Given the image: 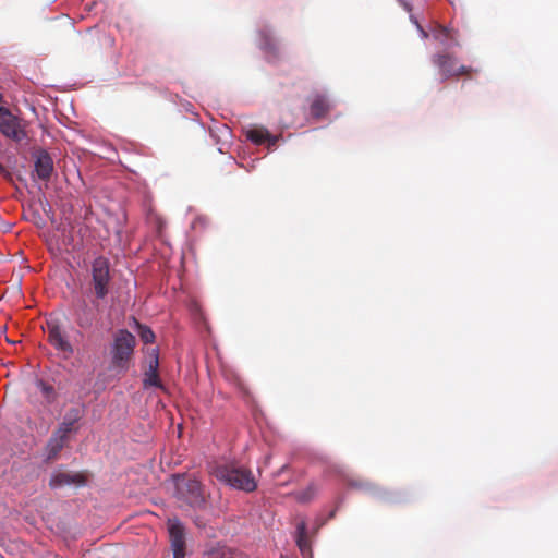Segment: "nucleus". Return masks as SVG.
Segmentation results:
<instances>
[{
	"label": "nucleus",
	"instance_id": "obj_1",
	"mask_svg": "<svg viewBox=\"0 0 558 558\" xmlns=\"http://www.w3.org/2000/svg\"><path fill=\"white\" fill-rule=\"evenodd\" d=\"M210 474L219 482L246 493L257 488L252 471L234 462L219 463L210 469Z\"/></svg>",
	"mask_w": 558,
	"mask_h": 558
},
{
	"label": "nucleus",
	"instance_id": "obj_2",
	"mask_svg": "<svg viewBox=\"0 0 558 558\" xmlns=\"http://www.w3.org/2000/svg\"><path fill=\"white\" fill-rule=\"evenodd\" d=\"M88 291L97 300H104L110 292L112 275L110 262L105 256L94 258L88 267Z\"/></svg>",
	"mask_w": 558,
	"mask_h": 558
},
{
	"label": "nucleus",
	"instance_id": "obj_3",
	"mask_svg": "<svg viewBox=\"0 0 558 558\" xmlns=\"http://www.w3.org/2000/svg\"><path fill=\"white\" fill-rule=\"evenodd\" d=\"M173 481L178 500L193 508H203L206 505L207 496L198 480L186 474H177Z\"/></svg>",
	"mask_w": 558,
	"mask_h": 558
},
{
	"label": "nucleus",
	"instance_id": "obj_4",
	"mask_svg": "<svg viewBox=\"0 0 558 558\" xmlns=\"http://www.w3.org/2000/svg\"><path fill=\"white\" fill-rule=\"evenodd\" d=\"M136 344L135 337L126 329H120L114 333L111 348V363L116 368L125 369L133 355Z\"/></svg>",
	"mask_w": 558,
	"mask_h": 558
},
{
	"label": "nucleus",
	"instance_id": "obj_5",
	"mask_svg": "<svg viewBox=\"0 0 558 558\" xmlns=\"http://www.w3.org/2000/svg\"><path fill=\"white\" fill-rule=\"evenodd\" d=\"M432 62L438 68L442 81L460 75H469L474 71L469 66L458 65L457 58L447 51L435 53L432 57Z\"/></svg>",
	"mask_w": 558,
	"mask_h": 558
},
{
	"label": "nucleus",
	"instance_id": "obj_6",
	"mask_svg": "<svg viewBox=\"0 0 558 558\" xmlns=\"http://www.w3.org/2000/svg\"><path fill=\"white\" fill-rule=\"evenodd\" d=\"M46 332L49 344L52 345L64 359H69L73 355V345L57 320L47 322Z\"/></svg>",
	"mask_w": 558,
	"mask_h": 558
},
{
	"label": "nucleus",
	"instance_id": "obj_7",
	"mask_svg": "<svg viewBox=\"0 0 558 558\" xmlns=\"http://www.w3.org/2000/svg\"><path fill=\"white\" fill-rule=\"evenodd\" d=\"M0 132L14 142H22L26 137L21 120L5 107H0Z\"/></svg>",
	"mask_w": 558,
	"mask_h": 558
},
{
	"label": "nucleus",
	"instance_id": "obj_8",
	"mask_svg": "<svg viewBox=\"0 0 558 558\" xmlns=\"http://www.w3.org/2000/svg\"><path fill=\"white\" fill-rule=\"evenodd\" d=\"M168 531L173 551V558L185 557V532L182 523L177 519H168Z\"/></svg>",
	"mask_w": 558,
	"mask_h": 558
},
{
	"label": "nucleus",
	"instance_id": "obj_9",
	"mask_svg": "<svg viewBox=\"0 0 558 558\" xmlns=\"http://www.w3.org/2000/svg\"><path fill=\"white\" fill-rule=\"evenodd\" d=\"M86 477L83 473H71L65 471H57L51 475L49 486L53 489L68 485L82 486L85 485Z\"/></svg>",
	"mask_w": 558,
	"mask_h": 558
},
{
	"label": "nucleus",
	"instance_id": "obj_10",
	"mask_svg": "<svg viewBox=\"0 0 558 558\" xmlns=\"http://www.w3.org/2000/svg\"><path fill=\"white\" fill-rule=\"evenodd\" d=\"M34 169L39 180L48 182L54 170L53 160L48 151L39 150L36 154Z\"/></svg>",
	"mask_w": 558,
	"mask_h": 558
},
{
	"label": "nucleus",
	"instance_id": "obj_11",
	"mask_svg": "<svg viewBox=\"0 0 558 558\" xmlns=\"http://www.w3.org/2000/svg\"><path fill=\"white\" fill-rule=\"evenodd\" d=\"M158 367V354L156 353L155 350H153L151 354L149 355L148 366L144 372L143 385L145 388L154 386L163 389V385L159 378Z\"/></svg>",
	"mask_w": 558,
	"mask_h": 558
},
{
	"label": "nucleus",
	"instance_id": "obj_12",
	"mask_svg": "<svg viewBox=\"0 0 558 558\" xmlns=\"http://www.w3.org/2000/svg\"><path fill=\"white\" fill-rule=\"evenodd\" d=\"M82 416L83 411L81 408L74 407L69 409L56 432L68 437L70 433L76 429L75 424L82 418Z\"/></svg>",
	"mask_w": 558,
	"mask_h": 558
},
{
	"label": "nucleus",
	"instance_id": "obj_13",
	"mask_svg": "<svg viewBox=\"0 0 558 558\" xmlns=\"http://www.w3.org/2000/svg\"><path fill=\"white\" fill-rule=\"evenodd\" d=\"M246 137L256 145L267 143L269 147L275 146L278 136L271 135L266 128H253L246 131Z\"/></svg>",
	"mask_w": 558,
	"mask_h": 558
},
{
	"label": "nucleus",
	"instance_id": "obj_14",
	"mask_svg": "<svg viewBox=\"0 0 558 558\" xmlns=\"http://www.w3.org/2000/svg\"><path fill=\"white\" fill-rule=\"evenodd\" d=\"M66 440H68L66 436L59 434L58 432L54 430L46 446V452H47L46 460L47 461L56 460L58 458L60 451L63 449Z\"/></svg>",
	"mask_w": 558,
	"mask_h": 558
},
{
	"label": "nucleus",
	"instance_id": "obj_15",
	"mask_svg": "<svg viewBox=\"0 0 558 558\" xmlns=\"http://www.w3.org/2000/svg\"><path fill=\"white\" fill-rule=\"evenodd\" d=\"M433 35H434V38L442 45H446V46H449V45L458 46L459 45L458 39L453 34V31L446 26H442L440 24L436 25Z\"/></svg>",
	"mask_w": 558,
	"mask_h": 558
},
{
	"label": "nucleus",
	"instance_id": "obj_16",
	"mask_svg": "<svg viewBox=\"0 0 558 558\" xmlns=\"http://www.w3.org/2000/svg\"><path fill=\"white\" fill-rule=\"evenodd\" d=\"M330 109L327 99L324 96H316L311 104L310 112L315 119L324 118Z\"/></svg>",
	"mask_w": 558,
	"mask_h": 558
},
{
	"label": "nucleus",
	"instance_id": "obj_17",
	"mask_svg": "<svg viewBox=\"0 0 558 558\" xmlns=\"http://www.w3.org/2000/svg\"><path fill=\"white\" fill-rule=\"evenodd\" d=\"M296 544L302 553L310 549V542L307 538L306 524L301 522L296 527Z\"/></svg>",
	"mask_w": 558,
	"mask_h": 558
},
{
	"label": "nucleus",
	"instance_id": "obj_18",
	"mask_svg": "<svg viewBox=\"0 0 558 558\" xmlns=\"http://www.w3.org/2000/svg\"><path fill=\"white\" fill-rule=\"evenodd\" d=\"M242 554L229 548V547H220L213 550L209 555V558H241Z\"/></svg>",
	"mask_w": 558,
	"mask_h": 558
},
{
	"label": "nucleus",
	"instance_id": "obj_19",
	"mask_svg": "<svg viewBox=\"0 0 558 558\" xmlns=\"http://www.w3.org/2000/svg\"><path fill=\"white\" fill-rule=\"evenodd\" d=\"M318 486L315 483H311L305 489L296 494V499L301 502L311 501L317 494Z\"/></svg>",
	"mask_w": 558,
	"mask_h": 558
},
{
	"label": "nucleus",
	"instance_id": "obj_20",
	"mask_svg": "<svg viewBox=\"0 0 558 558\" xmlns=\"http://www.w3.org/2000/svg\"><path fill=\"white\" fill-rule=\"evenodd\" d=\"M136 326L138 328V335L141 340L144 343H153L155 340V333L153 332V330L149 327L140 324L138 322H136Z\"/></svg>",
	"mask_w": 558,
	"mask_h": 558
},
{
	"label": "nucleus",
	"instance_id": "obj_21",
	"mask_svg": "<svg viewBox=\"0 0 558 558\" xmlns=\"http://www.w3.org/2000/svg\"><path fill=\"white\" fill-rule=\"evenodd\" d=\"M38 386L40 387L41 393L50 401L54 396L53 387L44 381H39Z\"/></svg>",
	"mask_w": 558,
	"mask_h": 558
},
{
	"label": "nucleus",
	"instance_id": "obj_22",
	"mask_svg": "<svg viewBox=\"0 0 558 558\" xmlns=\"http://www.w3.org/2000/svg\"><path fill=\"white\" fill-rule=\"evenodd\" d=\"M76 323L82 328H88L92 326L93 319L87 315H78Z\"/></svg>",
	"mask_w": 558,
	"mask_h": 558
},
{
	"label": "nucleus",
	"instance_id": "obj_23",
	"mask_svg": "<svg viewBox=\"0 0 558 558\" xmlns=\"http://www.w3.org/2000/svg\"><path fill=\"white\" fill-rule=\"evenodd\" d=\"M410 20L411 22L417 27L422 38L426 39L428 38L429 34L421 26V24L418 23V21L416 20V17L414 15H410Z\"/></svg>",
	"mask_w": 558,
	"mask_h": 558
},
{
	"label": "nucleus",
	"instance_id": "obj_24",
	"mask_svg": "<svg viewBox=\"0 0 558 558\" xmlns=\"http://www.w3.org/2000/svg\"><path fill=\"white\" fill-rule=\"evenodd\" d=\"M398 2L407 12L412 11V5L407 0H398Z\"/></svg>",
	"mask_w": 558,
	"mask_h": 558
},
{
	"label": "nucleus",
	"instance_id": "obj_25",
	"mask_svg": "<svg viewBox=\"0 0 558 558\" xmlns=\"http://www.w3.org/2000/svg\"><path fill=\"white\" fill-rule=\"evenodd\" d=\"M269 459H270V457L265 458V464H267L269 462Z\"/></svg>",
	"mask_w": 558,
	"mask_h": 558
}]
</instances>
